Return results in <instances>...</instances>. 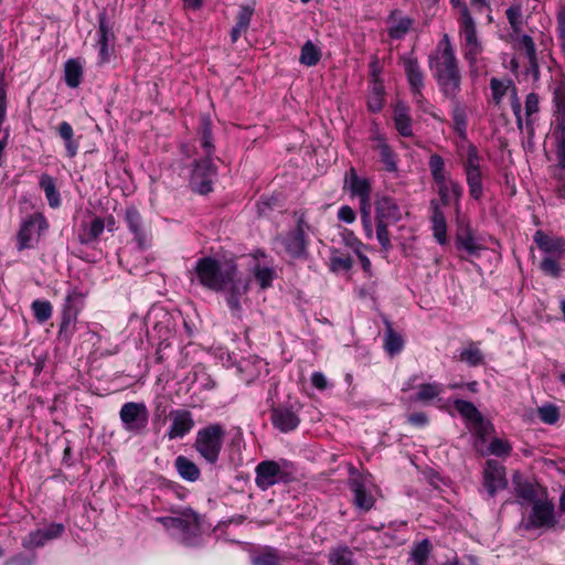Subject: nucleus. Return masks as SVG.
I'll return each mask as SVG.
<instances>
[{
    "mask_svg": "<svg viewBox=\"0 0 565 565\" xmlns=\"http://www.w3.org/2000/svg\"><path fill=\"white\" fill-rule=\"evenodd\" d=\"M195 274L203 287L225 295L233 313L241 311V298L247 292L249 282L239 276L235 263H220L212 257H202L196 262Z\"/></svg>",
    "mask_w": 565,
    "mask_h": 565,
    "instance_id": "f257e3e1",
    "label": "nucleus"
},
{
    "mask_svg": "<svg viewBox=\"0 0 565 565\" xmlns=\"http://www.w3.org/2000/svg\"><path fill=\"white\" fill-rule=\"evenodd\" d=\"M429 67L434 71V76L444 96H454L460 93L461 74L447 33L438 42L435 53L429 56Z\"/></svg>",
    "mask_w": 565,
    "mask_h": 565,
    "instance_id": "f03ea898",
    "label": "nucleus"
},
{
    "mask_svg": "<svg viewBox=\"0 0 565 565\" xmlns=\"http://www.w3.org/2000/svg\"><path fill=\"white\" fill-rule=\"evenodd\" d=\"M212 121L209 116L201 117L200 127L195 142L202 149L203 159L195 160L192 170L190 185L193 191L200 194H207L212 191L213 180L216 175V168L212 162L215 147L212 138Z\"/></svg>",
    "mask_w": 565,
    "mask_h": 565,
    "instance_id": "7ed1b4c3",
    "label": "nucleus"
},
{
    "mask_svg": "<svg viewBox=\"0 0 565 565\" xmlns=\"http://www.w3.org/2000/svg\"><path fill=\"white\" fill-rule=\"evenodd\" d=\"M171 512L173 515L159 516L156 521L161 523L181 544L190 547L198 546L202 539L200 515L191 508L172 509Z\"/></svg>",
    "mask_w": 565,
    "mask_h": 565,
    "instance_id": "20e7f679",
    "label": "nucleus"
},
{
    "mask_svg": "<svg viewBox=\"0 0 565 565\" xmlns=\"http://www.w3.org/2000/svg\"><path fill=\"white\" fill-rule=\"evenodd\" d=\"M533 241L537 248L544 254L540 263V269L544 275L552 278H559L562 275L561 260L565 256V239L562 237L550 236L539 230L533 235Z\"/></svg>",
    "mask_w": 565,
    "mask_h": 565,
    "instance_id": "39448f33",
    "label": "nucleus"
},
{
    "mask_svg": "<svg viewBox=\"0 0 565 565\" xmlns=\"http://www.w3.org/2000/svg\"><path fill=\"white\" fill-rule=\"evenodd\" d=\"M297 469L287 459L263 460L255 468V483L266 491L275 484L290 483L296 480Z\"/></svg>",
    "mask_w": 565,
    "mask_h": 565,
    "instance_id": "423d86ee",
    "label": "nucleus"
},
{
    "mask_svg": "<svg viewBox=\"0 0 565 565\" xmlns=\"http://www.w3.org/2000/svg\"><path fill=\"white\" fill-rule=\"evenodd\" d=\"M402 220V211L396 201L387 195L375 202L376 238L385 252L392 248L387 227Z\"/></svg>",
    "mask_w": 565,
    "mask_h": 565,
    "instance_id": "0eeeda50",
    "label": "nucleus"
},
{
    "mask_svg": "<svg viewBox=\"0 0 565 565\" xmlns=\"http://www.w3.org/2000/svg\"><path fill=\"white\" fill-rule=\"evenodd\" d=\"M225 436L223 425L210 424L198 430L193 447L207 463L214 465L218 460Z\"/></svg>",
    "mask_w": 565,
    "mask_h": 565,
    "instance_id": "6e6552de",
    "label": "nucleus"
},
{
    "mask_svg": "<svg viewBox=\"0 0 565 565\" xmlns=\"http://www.w3.org/2000/svg\"><path fill=\"white\" fill-rule=\"evenodd\" d=\"M458 22L463 57L470 71L477 74L478 57L483 52V45L478 38L476 21L468 8H462V19H458Z\"/></svg>",
    "mask_w": 565,
    "mask_h": 565,
    "instance_id": "1a4fd4ad",
    "label": "nucleus"
},
{
    "mask_svg": "<svg viewBox=\"0 0 565 565\" xmlns=\"http://www.w3.org/2000/svg\"><path fill=\"white\" fill-rule=\"evenodd\" d=\"M86 294L77 288L68 290L62 308L58 338L68 342L76 330L77 317L84 306Z\"/></svg>",
    "mask_w": 565,
    "mask_h": 565,
    "instance_id": "9d476101",
    "label": "nucleus"
},
{
    "mask_svg": "<svg viewBox=\"0 0 565 565\" xmlns=\"http://www.w3.org/2000/svg\"><path fill=\"white\" fill-rule=\"evenodd\" d=\"M310 225L306 222L305 215L301 214L297 220L295 228L290 230L286 235L278 236L276 242L279 243L287 255L294 259H305L308 256V237L307 232Z\"/></svg>",
    "mask_w": 565,
    "mask_h": 565,
    "instance_id": "9b49d317",
    "label": "nucleus"
},
{
    "mask_svg": "<svg viewBox=\"0 0 565 565\" xmlns=\"http://www.w3.org/2000/svg\"><path fill=\"white\" fill-rule=\"evenodd\" d=\"M122 428L131 435H142L149 424V412L143 403L128 402L119 411Z\"/></svg>",
    "mask_w": 565,
    "mask_h": 565,
    "instance_id": "f8f14e48",
    "label": "nucleus"
},
{
    "mask_svg": "<svg viewBox=\"0 0 565 565\" xmlns=\"http://www.w3.org/2000/svg\"><path fill=\"white\" fill-rule=\"evenodd\" d=\"M115 34L108 21L106 12L98 14L97 49L99 64L110 61L114 53Z\"/></svg>",
    "mask_w": 565,
    "mask_h": 565,
    "instance_id": "ddd939ff",
    "label": "nucleus"
},
{
    "mask_svg": "<svg viewBox=\"0 0 565 565\" xmlns=\"http://www.w3.org/2000/svg\"><path fill=\"white\" fill-rule=\"evenodd\" d=\"M508 480L505 468L498 460L490 459L483 468V487L490 497H494L500 490L505 489Z\"/></svg>",
    "mask_w": 565,
    "mask_h": 565,
    "instance_id": "4468645a",
    "label": "nucleus"
},
{
    "mask_svg": "<svg viewBox=\"0 0 565 565\" xmlns=\"http://www.w3.org/2000/svg\"><path fill=\"white\" fill-rule=\"evenodd\" d=\"M47 227L49 224L42 214L35 213L29 216L23 221L18 233V249L22 250L31 247L34 233L36 232L40 235L42 232L46 231Z\"/></svg>",
    "mask_w": 565,
    "mask_h": 565,
    "instance_id": "2eb2a0df",
    "label": "nucleus"
},
{
    "mask_svg": "<svg viewBox=\"0 0 565 565\" xmlns=\"http://www.w3.org/2000/svg\"><path fill=\"white\" fill-rule=\"evenodd\" d=\"M454 406L460 416L472 426L476 434L480 437H483L487 434L489 424L484 422L483 416L471 402L455 399Z\"/></svg>",
    "mask_w": 565,
    "mask_h": 565,
    "instance_id": "dca6fc26",
    "label": "nucleus"
},
{
    "mask_svg": "<svg viewBox=\"0 0 565 565\" xmlns=\"http://www.w3.org/2000/svg\"><path fill=\"white\" fill-rule=\"evenodd\" d=\"M555 522L554 505L551 502L537 500L532 507L526 527H552Z\"/></svg>",
    "mask_w": 565,
    "mask_h": 565,
    "instance_id": "f3484780",
    "label": "nucleus"
},
{
    "mask_svg": "<svg viewBox=\"0 0 565 565\" xmlns=\"http://www.w3.org/2000/svg\"><path fill=\"white\" fill-rule=\"evenodd\" d=\"M171 425L167 431L170 440L183 438L194 427V419L191 412L186 409H174L170 413Z\"/></svg>",
    "mask_w": 565,
    "mask_h": 565,
    "instance_id": "a211bd4d",
    "label": "nucleus"
},
{
    "mask_svg": "<svg viewBox=\"0 0 565 565\" xmlns=\"http://www.w3.org/2000/svg\"><path fill=\"white\" fill-rule=\"evenodd\" d=\"M371 140L374 142L372 148L379 152L380 160L385 166V170L388 172H396L397 154L387 143L385 136L379 131H374L371 136Z\"/></svg>",
    "mask_w": 565,
    "mask_h": 565,
    "instance_id": "6ab92c4d",
    "label": "nucleus"
},
{
    "mask_svg": "<svg viewBox=\"0 0 565 565\" xmlns=\"http://www.w3.org/2000/svg\"><path fill=\"white\" fill-rule=\"evenodd\" d=\"M270 419L274 427L281 433L292 431L300 424L299 416L296 414V412L292 411L291 407L287 406H278L273 408Z\"/></svg>",
    "mask_w": 565,
    "mask_h": 565,
    "instance_id": "aec40b11",
    "label": "nucleus"
},
{
    "mask_svg": "<svg viewBox=\"0 0 565 565\" xmlns=\"http://www.w3.org/2000/svg\"><path fill=\"white\" fill-rule=\"evenodd\" d=\"M298 559L292 553H281L274 547H266L253 557V565H286L290 561Z\"/></svg>",
    "mask_w": 565,
    "mask_h": 565,
    "instance_id": "412c9836",
    "label": "nucleus"
},
{
    "mask_svg": "<svg viewBox=\"0 0 565 565\" xmlns=\"http://www.w3.org/2000/svg\"><path fill=\"white\" fill-rule=\"evenodd\" d=\"M459 94L454 96H445L450 100L451 118L454 121V129L461 139L467 138V113L466 107L458 98Z\"/></svg>",
    "mask_w": 565,
    "mask_h": 565,
    "instance_id": "4be33fe9",
    "label": "nucleus"
},
{
    "mask_svg": "<svg viewBox=\"0 0 565 565\" xmlns=\"http://www.w3.org/2000/svg\"><path fill=\"white\" fill-rule=\"evenodd\" d=\"M350 489L353 493V503L358 509L369 511L373 508L374 497L366 490L362 479H352L350 481Z\"/></svg>",
    "mask_w": 565,
    "mask_h": 565,
    "instance_id": "5701e85b",
    "label": "nucleus"
},
{
    "mask_svg": "<svg viewBox=\"0 0 565 565\" xmlns=\"http://www.w3.org/2000/svg\"><path fill=\"white\" fill-rule=\"evenodd\" d=\"M554 116L562 132H565V81L559 79L553 88Z\"/></svg>",
    "mask_w": 565,
    "mask_h": 565,
    "instance_id": "b1692460",
    "label": "nucleus"
},
{
    "mask_svg": "<svg viewBox=\"0 0 565 565\" xmlns=\"http://www.w3.org/2000/svg\"><path fill=\"white\" fill-rule=\"evenodd\" d=\"M126 222L128 228L135 236V241L140 249L147 246V235L142 230V217L137 209L130 207L126 211Z\"/></svg>",
    "mask_w": 565,
    "mask_h": 565,
    "instance_id": "393cba45",
    "label": "nucleus"
},
{
    "mask_svg": "<svg viewBox=\"0 0 565 565\" xmlns=\"http://www.w3.org/2000/svg\"><path fill=\"white\" fill-rule=\"evenodd\" d=\"M394 124L398 134L403 137L413 136V119L409 115V108L403 104H396L394 108Z\"/></svg>",
    "mask_w": 565,
    "mask_h": 565,
    "instance_id": "a878e982",
    "label": "nucleus"
},
{
    "mask_svg": "<svg viewBox=\"0 0 565 565\" xmlns=\"http://www.w3.org/2000/svg\"><path fill=\"white\" fill-rule=\"evenodd\" d=\"M344 186L348 188L353 195L363 198L364 202L371 193L370 182L364 178H360L354 168H351L345 174Z\"/></svg>",
    "mask_w": 565,
    "mask_h": 565,
    "instance_id": "bb28decb",
    "label": "nucleus"
},
{
    "mask_svg": "<svg viewBox=\"0 0 565 565\" xmlns=\"http://www.w3.org/2000/svg\"><path fill=\"white\" fill-rule=\"evenodd\" d=\"M459 156L462 159V168L465 173L482 171L481 156L479 154V151L473 143L467 142V145H462L459 150Z\"/></svg>",
    "mask_w": 565,
    "mask_h": 565,
    "instance_id": "cd10ccee",
    "label": "nucleus"
},
{
    "mask_svg": "<svg viewBox=\"0 0 565 565\" xmlns=\"http://www.w3.org/2000/svg\"><path fill=\"white\" fill-rule=\"evenodd\" d=\"M430 207L433 210L431 224L434 237L439 244L444 245L447 242V224L445 215L436 200H431Z\"/></svg>",
    "mask_w": 565,
    "mask_h": 565,
    "instance_id": "c85d7f7f",
    "label": "nucleus"
},
{
    "mask_svg": "<svg viewBox=\"0 0 565 565\" xmlns=\"http://www.w3.org/2000/svg\"><path fill=\"white\" fill-rule=\"evenodd\" d=\"M403 65L411 90L422 89L424 86V76L417 60L412 56L404 57Z\"/></svg>",
    "mask_w": 565,
    "mask_h": 565,
    "instance_id": "c756f323",
    "label": "nucleus"
},
{
    "mask_svg": "<svg viewBox=\"0 0 565 565\" xmlns=\"http://www.w3.org/2000/svg\"><path fill=\"white\" fill-rule=\"evenodd\" d=\"M105 230V222L100 217H94L89 223L82 225L78 239L82 244L88 245L98 239Z\"/></svg>",
    "mask_w": 565,
    "mask_h": 565,
    "instance_id": "7c9ffc66",
    "label": "nucleus"
},
{
    "mask_svg": "<svg viewBox=\"0 0 565 565\" xmlns=\"http://www.w3.org/2000/svg\"><path fill=\"white\" fill-rule=\"evenodd\" d=\"M174 466L182 479L190 482L199 480L201 475L199 467L185 456H178L175 458Z\"/></svg>",
    "mask_w": 565,
    "mask_h": 565,
    "instance_id": "2f4dec72",
    "label": "nucleus"
},
{
    "mask_svg": "<svg viewBox=\"0 0 565 565\" xmlns=\"http://www.w3.org/2000/svg\"><path fill=\"white\" fill-rule=\"evenodd\" d=\"M65 83L71 88H76L83 77V65L79 60L71 58L64 65Z\"/></svg>",
    "mask_w": 565,
    "mask_h": 565,
    "instance_id": "473e14b6",
    "label": "nucleus"
},
{
    "mask_svg": "<svg viewBox=\"0 0 565 565\" xmlns=\"http://www.w3.org/2000/svg\"><path fill=\"white\" fill-rule=\"evenodd\" d=\"M462 194V185L457 180H454L438 189V195L443 205H449L452 201L458 204Z\"/></svg>",
    "mask_w": 565,
    "mask_h": 565,
    "instance_id": "72a5a7b5",
    "label": "nucleus"
},
{
    "mask_svg": "<svg viewBox=\"0 0 565 565\" xmlns=\"http://www.w3.org/2000/svg\"><path fill=\"white\" fill-rule=\"evenodd\" d=\"M514 82L511 78L492 77L490 79V90L492 102L499 106L503 97L510 93Z\"/></svg>",
    "mask_w": 565,
    "mask_h": 565,
    "instance_id": "f704fd0d",
    "label": "nucleus"
},
{
    "mask_svg": "<svg viewBox=\"0 0 565 565\" xmlns=\"http://www.w3.org/2000/svg\"><path fill=\"white\" fill-rule=\"evenodd\" d=\"M57 134L63 139L66 148V154L70 158H74L78 151V142L74 139V130L71 124L62 121L57 126Z\"/></svg>",
    "mask_w": 565,
    "mask_h": 565,
    "instance_id": "c9c22d12",
    "label": "nucleus"
},
{
    "mask_svg": "<svg viewBox=\"0 0 565 565\" xmlns=\"http://www.w3.org/2000/svg\"><path fill=\"white\" fill-rule=\"evenodd\" d=\"M456 244L459 249H465L470 255H478L483 249L469 230L457 234Z\"/></svg>",
    "mask_w": 565,
    "mask_h": 565,
    "instance_id": "e433bc0d",
    "label": "nucleus"
},
{
    "mask_svg": "<svg viewBox=\"0 0 565 565\" xmlns=\"http://www.w3.org/2000/svg\"><path fill=\"white\" fill-rule=\"evenodd\" d=\"M40 188L44 191L49 205L53 209L58 207L61 200L54 179L49 174H42L40 179Z\"/></svg>",
    "mask_w": 565,
    "mask_h": 565,
    "instance_id": "4c0bfd02",
    "label": "nucleus"
},
{
    "mask_svg": "<svg viewBox=\"0 0 565 565\" xmlns=\"http://www.w3.org/2000/svg\"><path fill=\"white\" fill-rule=\"evenodd\" d=\"M466 182L469 189L470 196L479 201L483 195L482 171L466 172Z\"/></svg>",
    "mask_w": 565,
    "mask_h": 565,
    "instance_id": "58836bf2",
    "label": "nucleus"
},
{
    "mask_svg": "<svg viewBox=\"0 0 565 565\" xmlns=\"http://www.w3.org/2000/svg\"><path fill=\"white\" fill-rule=\"evenodd\" d=\"M320 58L321 51L311 41H307L301 47L299 62L306 66H315Z\"/></svg>",
    "mask_w": 565,
    "mask_h": 565,
    "instance_id": "ea45409f",
    "label": "nucleus"
},
{
    "mask_svg": "<svg viewBox=\"0 0 565 565\" xmlns=\"http://www.w3.org/2000/svg\"><path fill=\"white\" fill-rule=\"evenodd\" d=\"M331 565H356L353 552L348 546H339L333 548L329 555Z\"/></svg>",
    "mask_w": 565,
    "mask_h": 565,
    "instance_id": "a19ab883",
    "label": "nucleus"
},
{
    "mask_svg": "<svg viewBox=\"0 0 565 565\" xmlns=\"http://www.w3.org/2000/svg\"><path fill=\"white\" fill-rule=\"evenodd\" d=\"M444 392V386L439 383H426L418 386L415 396L417 402H429Z\"/></svg>",
    "mask_w": 565,
    "mask_h": 565,
    "instance_id": "79ce46f5",
    "label": "nucleus"
},
{
    "mask_svg": "<svg viewBox=\"0 0 565 565\" xmlns=\"http://www.w3.org/2000/svg\"><path fill=\"white\" fill-rule=\"evenodd\" d=\"M31 310L39 323L46 322L53 313V307L49 300L36 299L31 303Z\"/></svg>",
    "mask_w": 565,
    "mask_h": 565,
    "instance_id": "37998d69",
    "label": "nucleus"
},
{
    "mask_svg": "<svg viewBox=\"0 0 565 565\" xmlns=\"http://www.w3.org/2000/svg\"><path fill=\"white\" fill-rule=\"evenodd\" d=\"M460 361L466 362L470 366H478L483 363V354L476 345L470 342L467 348L460 352Z\"/></svg>",
    "mask_w": 565,
    "mask_h": 565,
    "instance_id": "c03bdc74",
    "label": "nucleus"
},
{
    "mask_svg": "<svg viewBox=\"0 0 565 565\" xmlns=\"http://www.w3.org/2000/svg\"><path fill=\"white\" fill-rule=\"evenodd\" d=\"M253 274L260 288L266 289L271 286L275 277V270L271 267L255 265Z\"/></svg>",
    "mask_w": 565,
    "mask_h": 565,
    "instance_id": "a18cd8bd",
    "label": "nucleus"
},
{
    "mask_svg": "<svg viewBox=\"0 0 565 565\" xmlns=\"http://www.w3.org/2000/svg\"><path fill=\"white\" fill-rule=\"evenodd\" d=\"M404 347V341L402 337L396 333L391 327H388L385 334V350L391 354L395 355L402 351Z\"/></svg>",
    "mask_w": 565,
    "mask_h": 565,
    "instance_id": "49530a36",
    "label": "nucleus"
},
{
    "mask_svg": "<svg viewBox=\"0 0 565 565\" xmlns=\"http://www.w3.org/2000/svg\"><path fill=\"white\" fill-rule=\"evenodd\" d=\"M413 24V20L404 17L395 20L388 29V35L392 39L399 40L405 36Z\"/></svg>",
    "mask_w": 565,
    "mask_h": 565,
    "instance_id": "de8ad7c7",
    "label": "nucleus"
},
{
    "mask_svg": "<svg viewBox=\"0 0 565 565\" xmlns=\"http://www.w3.org/2000/svg\"><path fill=\"white\" fill-rule=\"evenodd\" d=\"M360 199V205H361V222L363 230L365 232V236L367 238L373 237V225H372V218H371V212H370V195L366 198L365 202L363 201V198Z\"/></svg>",
    "mask_w": 565,
    "mask_h": 565,
    "instance_id": "09e8293b",
    "label": "nucleus"
},
{
    "mask_svg": "<svg viewBox=\"0 0 565 565\" xmlns=\"http://www.w3.org/2000/svg\"><path fill=\"white\" fill-rule=\"evenodd\" d=\"M525 125L532 127V116L540 110V96L536 93H530L525 97Z\"/></svg>",
    "mask_w": 565,
    "mask_h": 565,
    "instance_id": "8fccbe9b",
    "label": "nucleus"
},
{
    "mask_svg": "<svg viewBox=\"0 0 565 565\" xmlns=\"http://www.w3.org/2000/svg\"><path fill=\"white\" fill-rule=\"evenodd\" d=\"M508 21L513 30V33L519 34L522 30V8L521 6H511L505 11Z\"/></svg>",
    "mask_w": 565,
    "mask_h": 565,
    "instance_id": "3c124183",
    "label": "nucleus"
},
{
    "mask_svg": "<svg viewBox=\"0 0 565 565\" xmlns=\"http://www.w3.org/2000/svg\"><path fill=\"white\" fill-rule=\"evenodd\" d=\"M430 552L428 540H423L412 550V559L416 565H425Z\"/></svg>",
    "mask_w": 565,
    "mask_h": 565,
    "instance_id": "603ef678",
    "label": "nucleus"
},
{
    "mask_svg": "<svg viewBox=\"0 0 565 565\" xmlns=\"http://www.w3.org/2000/svg\"><path fill=\"white\" fill-rule=\"evenodd\" d=\"M45 535L42 529L29 533L22 541V546L28 550H33L43 546L46 543Z\"/></svg>",
    "mask_w": 565,
    "mask_h": 565,
    "instance_id": "864d4df0",
    "label": "nucleus"
},
{
    "mask_svg": "<svg viewBox=\"0 0 565 565\" xmlns=\"http://www.w3.org/2000/svg\"><path fill=\"white\" fill-rule=\"evenodd\" d=\"M511 451H512L511 445L503 439L494 438L489 444V452L491 455H494L498 457H503V456H509Z\"/></svg>",
    "mask_w": 565,
    "mask_h": 565,
    "instance_id": "5fc2aeb1",
    "label": "nucleus"
},
{
    "mask_svg": "<svg viewBox=\"0 0 565 565\" xmlns=\"http://www.w3.org/2000/svg\"><path fill=\"white\" fill-rule=\"evenodd\" d=\"M539 417L545 424H555L559 418V413L554 405H544L539 408Z\"/></svg>",
    "mask_w": 565,
    "mask_h": 565,
    "instance_id": "6e6d98bb",
    "label": "nucleus"
},
{
    "mask_svg": "<svg viewBox=\"0 0 565 565\" xmlns=\"http://www.w3.org/2000/svg\"><path fill=\"white\" fill-rule=\"evenodd\" d=\"M330 262H331V267L333 270H338V269L349 270L352 268V265H353V259L351 256L342 255V254H338V253H334L331 256Z\"/></svg>",
    "mask_w": 565,
    "mask_h": 565,
    "instance_id": "4d7b16f0",
    "label": "nucleus"
},
{
    "mask_svg": "<svg viewBox=\"0 0 565 565\" xmlns=\"http://www.w3.org/2000/svg\"><path fill=\"white\" fill-rule=\"evenodd\" d=\"M518 47L525 51L526 58L536 55L535 43L533 39L527 34H523L518 38Z\"/></svg>",
    "mask_w": 565,
    "mask_h": 565,
    "instance_id": "13d9d810",
    "label": "nucleus"
},
{
    "mask_svg": "<svg viewBox=\"0 0 565 565\" xmlns=\"http://www.w3.org/2000/svg\"><path fill=\"white\" fill-rule=\"evenodd\" d=\"M557 158H558V164L555 168L554 177L556 178V174H565V132H562V138L558 141L557 145Z\"/></svg>",
    "mask_w": 565,
    "mask_h": 565,
    "instance_id": "bf43d9fd",
    "label": "nucleus"
},
{
    "mask_svg": "<svg viewBox=\"0 0 565 565\" xmlns=\"http://www.w3.org/2000/svg\"><path fill=\"white\" fill-rule=\"evenodd\" d=\"M516 494L526 500V501H533L536 497V492L532 484L530 483H518L515 488Z\"/></svg>",
    "mask_w": 565,
    "mask_h": 565,
    "instance_id": "052dcab7",
    "label": "nucleus"
},
{
    "mask_svg": "<svg viewBox=\"0 0 565 565\" xmlns=\"http://www.w3.org/2000/svg\"><path fill=\"white\" fill-rule=\"evenodd\" d=\"M252 15H253V9L247 6H242L239 8V11L237 14L236 23L239 24V28L248 29L250 20H252Z\"/></svg>",
    "mask_w": 565,
    "mask_h": 565,
    "instance_id": "680f3d73",
    "label": "nucleus"
},
{
    "mask_svg": "<svg viewBox=\"0 0 565 565\" xmlns=\"http://www.w3.org/2000/svg\"><path fill=\"white\" fill-rule=\"evenodd\" d=\"M412 94L414 102L422 111L430 113V109H434V106L424 97L422 89L412 90Z\"/></svg>",
    "mask_w": 565,
    "mask_h": 565,
    "instance_id": "e2e57ef3",
    "label": "nucleus"
},
{
    "mask_svg": "<svg viewBox=\"0 0 565 565\" xmlns=\"http://www.w3.org/2000/svg\"><path fill=\"white\" fill-rule=\"evenodd\" d=\"M384 105L383 96H380L379 93H370L367 97V108L372 113H379L382 110Z\"/></svg>",
    "mask_w": 565,
    "mask_h": 565,
    "instance_id": "0e129e2a",
    "label": "nucleus"
},
{
    "mask_svg": "<svg viewBox=\"0 0 565 565\" xmlns=\"http://www.w3.org/2000/svg\"><path fill=\"white\" fill-rule=\"evenodd\" d=\"M46 541L60 537L64 532V525L61 523H52L47 527L42 529Z\"/></svg>",
    "mask_w": 565,
    "mask_h": 565,
    "instance_id": "69168bd1",
    "label": "nucleus"
},
{
    "mask_svg": "<svg viewBox=\"0 0 565 565\" xmlns=\"http://www.w3.org/2000/svg\"><path fill=\"white\" fill-rule=\"evenodd\" d=\"M428 167L431 174H435L436 172H443L446 170L443 157L437 153H433L429 157Z\"/></svg>",
    "mask_w": 565,
    "mask_h": 565,
    "instance_id": "338daca9",
    "label": "nucleus"
},
{
    "mask_svg": "<svg viewBox=\"0 0 565 565\" xmlns=\"http://www.w3.org/2000/svg\"><path fill=\"white\" fill-rule=\"evenodd\" d=\"M338 218L344 223L351 224L355 221V212L349 205H343L338 211Z\"/></svg>",
    "mask_w": 565,
    "mask_h": 565,
    "instance_id": "774afa93",
    "label": "nucleus"
}]
</instances>
